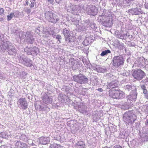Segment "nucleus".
Listing matches in <instances>:
<instances>
[{"label": "nucleus", "mask_w": 148, "mask_h": 148, "mask_svg": "<svg viewBox=\"0 0 148 148\" xmlns=\"http://www.w3.org/2000/svg\"><path fill=\"white\" fill-rule=\"evenodd\" d=\"M143 82L145 83L146 85H148V78L146 77V78L143 79Z\"/></svg>", "instance_id": "obj_46"}, {"label": "nucleus", "mask_w": 148, "mask_h": 148, "mask_svg": "<svg viewBox=\"0 0 148 148\" xmlns=\"http://www.w3.org/2000/svg\"><path fill=\"white\" fill-rule=\"evenodd\" d=\"M21 142L20 141H17L15 143V145L16 146H17L18 147H20L21 146Z\"/></svg>", "instance_id": "obj_44"}, {"label": "nucleus", "mask_w": 148, "mask_h": 148, "mask_svg": "<svg viewBox=\"0 0 148 148\" xmlns=\"http://www.w3.org/2000/svg\"><path fill=\"white\" fill-rule=\"evenodd\" d=\"M117 90H115L110 92L109 96L114 99H118Z\"/></svg>", "instance_id": "obj_23"}, {"label": "nucleus", "mask_w": 148, "mask_h": 148, "mask_svg": "<svg viewBox=\"0 0 148 148\" xmlns=\"http://www.w3.org/2000/svg\"><path fill=\"white\" fill-rule=\"evenodd\" d=\"M93 119L94 121H97L100 119V117L97 114H95L93 116Z\"/></svg>", "instance_id": "obj_33"}, {"label": "nucleus", "mask_w": 148, "mask_h": 148, "mask_svg": "<svg viewBox=\"0 0 148 148\" xmlns=\"http://www.w3.org/2000/svg\"><path fill=\"white\" fill-rule=\"evenodd\" d=\"M3 35H1L0 36V40H3L0 46V51L4 52L5 51H7L10 55H13L16 52V50L15 48L11 44L10 42L4 40H3Z\"/></svg>", "instance_id": "obj_1"}, {"label": "nucleus", "mask_w": 148, "mask_h": 148, "mask_svg": "<svg viewBox=\"0 0 148 148\" xmlns=\"http://www.w3.org/2000/svg\"><path fill=\"white\" fill-rule=\"evenodd\" d=\"M83 62L84 64H86L88 66V67L90 68V64L88 62H84L83 61Z\"/></svg>", "instance_id": "obj_51"}, {"label": "nucleus", "mask_w": 148, "mask_h": 148, "mask_svg": "<svg viewBox=\"0 0 148 148\" xmlns=\"http://www.w3.org/2000/svg\"><path fill=\"white\" fill-rule=\"evenodd\" d=\"M78 111L81 113L83 114H88V112L87 111V106L83 104L79 105Z\"/></svg>", "instance_id": "obj_17"}, {"label": "nucleus", "mask_w": 148, "mask_h": 148, "mask_svg": "<svg viewBox=\"0 0 148 148\" xmlns=\"http://www.w3.org/2000/svg\"><path fill=\"white\" fill-rule=\"evenodd\" d=\"M118 81L117 80H112L111 82L108 83L107 85V89H112L119 86Z\"/></svg>", "instance_id": "obj_15"}, {"label": "nucleus", "mask_w": 148, "mask_h": 148, "mask_svg": "<svg viewBox=\"0 0 148 148\" xmlns=\"http://www.w3.org/2000/svg\"><path fill=\"white\" fill-rule=\"evenodd\" d=\"M14 15L13 12H11L7 16V20L8 21L10 20L13 17H14Z\"/></svg>", "instance_id": "obj_28"}, {"label": "nucleus", "mask_w": 148, "mask_h": 148, "mask_svg": "<svg viewBox=\"0 0 148 148\" xmlns=\"http://www.w3.org/2000/svg\"><path fill=\"white\" fill-rule=\"evenodd\" d=\"M77 6L76 5H71L68 7L67 11L74 15H77V11L76 9Z\"/></svg>", "instance_id": "obj_19"}, {"label": "nucleus", "mask_w": 148, "mask_h": 148, "mask_svg": "<svg viewBox=\"0 0 148 148\" xmlns=\"http://www.w3.org/2000/svg\"><path fill=\"white\" fill-rule=\"evenodd\" d=\"M26 4L27 5L28 4V1H26Z\"/></svg>", "instance_id": "obj_61"}, {"label": "nucleus", "mask_w": 148, "mask_h": 148, "mask_svg": "<svg viewBox=\"0 0 148 148\" xmlns=\"http://www.w3.org/2000/svg\"><path fill=\"white\" fill-rule=\"evenodd\" d=\"M34 5V2L33 1H32L31 3L29 5V6L31 8L33 7Z\"/></svg>", "instance_id": "obj_50"}, {"label": "nucleus", "mask_w": 148, "mask_h": 148, "mask_svg": "<svg viewBox=\"0 0 148 148\" xmlns=\"http://www.w3.org/2000/svg\"><path fill=\"white\" fill-rule=\"evenodd\" d=\"M118 99H122L125 97V94L120 90H117Z\"/></svg>", "instance_id": "obj_25"}, {"label": "nucleus", "mask_w": 148, "mask_h": 148, "mask_svg": "<svg viewBox=\"0 0 148 148\" xmlns=\"http://www.w3.org/2000/svg\"><path fill=\"white\" fill-rule=\"evenodd\" d=\"M12 12L14 15V16L15 18L18 17L19 14V12L18 11H16Z\"/></svg>", "instance_id": "obj_40"}, {"label": "nucleus", "mask_w": 148, "mask_h": 148, "mask_svg": "<svg viewBox=\"0 0 148 148\" xmlns=\"http://www.w3.org/2000/svg\"><path fill=\"white\" fill-rule=\"evenodd\" d=\"M145 8L148 10V3H146L145 5Z\"/></svg>", "instance_id": "obj_55"}, {"label": "nucleus", "mask_w": 148, "mask_h": 148, "mask_svg": "<svg viewBox=\"0 0 148 148\" xmlns=\"http://www.w3.org/2000/svg\"><path fill=\"white\" fill-rule=\"evenodd\" d=\"M127 37L130 39V40H131L132 39L133 36L132 35H128L127 36Z\"/></svg>", "instance_id": "obj_53"}, {"label": "nucleus", "mask_w": 148, "mask_h": 148, "mask_svg": "<svg viewBox=\"0 0 148 148\" xmlns=\"http://www.w3.org/2000/svg\"><path fill=\"white\" fill-rule=\"evenodd\" d=\"M18 107L25 110L27 108V103L25 98H21L17 102Z\"/></svg>", "instance_id": "obj_12"}, {"label": "nucleus", "mask_w": 148, "mask_h": 148, "mask_svg": "<svg viewBox=\"0 0 148 148\" xmlns=\"http://www.w3.org/2000/svg\"><path fill=\"white\" fill-rule=\"evenodd\" d=\"M45 17L49 22L53 23H59L58 16L51 11H47L45 13Z\"/></svg>", "instance_id": "obj_5"}, {"label": "nucleus", "mask_w": 148, "mask_h": 148, "mask_svg": "<svg viewBox=\"0 0 148 148\" xmlns=\"http://www.w3.org/2000/svg\"><path fill=\"white\" fill-rule=\"evenodd\" d=\"M136 115L131 111L125 112L123 114V120L126 125H132L136 119Z\"/></svg>", "instance_id": "obj_2"}, {"label": "nucleus", "mask_w": 148, "mask_h": 148, "mask_svg": "<svg viewBox=\"0 0 148 148\" xmlns=\"http://www.w3.org/2000/svg\"><path fill=\"white\" fill-rule=\"evenodd\" d=\"M133 105V104L132 103V102H130V105H129V106H132Z\"/></svg>", "instance_id": "obj_59"}, {"label": "nucleus", "mask_w": 148, "mask_h": 148, "mask_svg": "<svg viewBox=\"0 0 148 148\" xmlns=\"http://www.w3.org/2000/svg\"><path fill=\"white\" fill-rule=\"evenodd\" d=\"M124 88L125 90L127 91H129L130 90H131L133 91H134V90H136V88L134 86L130 85H127L125 86Z\"/></svg>", "instance_id": "obj_24"}, {"label": "nucleus", "mask_w": 148, "mask_h": 148, "mask_svg": "<svg viewBox=\"0 0 148 148\" xmlns=\"http://www.w3.org/2000/svg\"><path fill=\"white\" fill-rule=\"evenodd\" d=\"M4 10L3 8L0 9V15H2L4 14Z\"/></svg>", "instance_id": "obj_49"}, {"label": "nucleus", "mask_w": 148, "mask_h": 148, "mask_svg": "<svg viewBox=\"0 0 148 148\" xmlns=\"http://www.w3.org/2000/svg\"><path fill=\"white\" fill-rule=\"evenodd\" d=\"M28 146L25 143L21 142V146L20 147L22 148H27Z\"/></svg>", "instance_id": "obj_42"}, {"label": "nucleus", "mask_w": 148, "mask_h": 148, "mask_svg": "<svg viewBox=\"0 0 148 148\" xmlns=\"http://www.w3.org/2000/svg\"><path fill=\"white\" fill-rule=\"evenodd\" d=\"M46 106H45V107H43V106H40V108L41 110H48V109H49L48 107H46Z\"/></svg>", "instance_id": "obj_47"}, {"label": "nucleus", "mask_w": 148, "mask_h": 148, "mask_svg": "<svg viewBox=\"0 0 148 148\" xmlns=\"http://www.w3.org/2000/svg\"><path fill=\"white\" fill-rule=\"evenodd\" d=\"M0 136L3 138H7L8 137V135L6 134L5 132H3L0 133Z\"/></svg>", "instance_id": "obj_35"}, {"label": "nucleus", "mask_w": 148, "mask_h": 148, "mask_svg": "<svg viewBox=\"0 0 148 148\" xmlns=\"http://www.w3.org/2000/svg\"><path fill=\"white\" fill-rule=\"evenodd\" d=\"M91 81L94 83L95 84V83L97 84V82L98 81V79L95 76H92V77L90 79Z\"/></svg>", "instance_id": "obj_31"}, {"label": "nucleus", "mask_w": 148, "mask_h": 148, "mask_svg": "<svg viewBox=\"0 0 148 148\" xmlns=\"http://www.w3.org/2000/svg\"><path fill=\"white\" fill-rule=\"evenodd\" d=\"M48 2L51 3H52L53 2L54 0H47Z\"/></svg>", "instance_id": "obj_56"}, {"label": "nucleus", "mask_w": 148, "mask_h": 148, "mask_svg": "<svg viewBox=\"0 0 148 148\" xmlns=\"http://www.w3.org/2000/svg\"><path fill=\"white\" fill-rule=\"evenodd\" d=\"M72 77L74 81L81 84H86L88 81V79L87 77L81 73L77 75H75Z\"/></svg>", "instance_id": "obj_6"}, {"label": "nucleus", "mask_w": 148, "mask_h": 148, "mask_svg": "<svg viewBox=\"0 0 148 148\" xmlns=\"http://www.w3.org/2000/svg\"><path fill=\"white\" fill-rule=\"evenodd\" d=\"M20 139L24 141H26L28 140V138L25 135H22L20 137Z\"/></svg>", "instance_id": "obj_34"}, {"label": "nucleus", "mask_w": 148, "mask_h": 148, "mask_svg": "<svg viewBox=\"0 0 148 148\" xmlns=\"http://www.w3.org/2000/svg\"><path fill=\"white\" fill-rule=\"evenodd\" d=\"M32 145H34V143H32Z\"/></svg>", "instance_id": "obj_64"}, {"label": "nucleus", "mask_w": 148, "mask_h": 148, "mask_svg": "<svg viewBox=\"0 0 148 148\" xmlns=\"http://www.w3.org/2000/svg\"><path fill=\"white\" fill-rule=\"evenodd\" d=\"M21 58H22L23 60V63L26 66L30 67L32 65V61L29 59L27 58H23V56H21Z\"/></svg>", "instance_id": "obj_18"}, {"label": "nucleus", "mask_w": 148, "mask_h": 148, "mask_svg": "<svg viewBox=\"0 0 148 148\" xmlns=\"http://www.w3.org/2000/svg\"><path fill=\"white\" fill-rule=\"evenodd\" d=\"M88 39L89 38H85L82 44L85 46L88 45L90 42L89 41Z\"/></svg>", "instance_id": "obj_32"}, {"label": "nucleus", "mask_w": 148, "mask_h": 148, "mask_svg": "<svg viewBox=\"0 0 148 148\" xmlns=\"http://www.w3.org/2000/svg\"><path fill=\"white\" fill-rule=\"evenodd\" d=\"M114 148H122V147L119 145H116L114 147Z\"/></svg>", "instance_id": "obj_52"}, {"label": "nucleus", "mask_w": 148, "mask_h": 148, "mask_svg": "<svg viewBox=\"0 0 148 148\" xmlns=\"http://www.w3.org/2000/svg\"><path fill=\"white\" fill-rule=\"evenodd\" d=\"M44 34L46 35V36L47 37L49 36V35H50L49 34V30L45 31L44 30L43 31Z\"/></svg>", "instance_id": "obj_45"}, {"label": "nucleus", "mask_w": 148, "mask_h": 148, "mask_svg": "<svg viewBox=\"0 0 148 148\" xmlns=\"http://www.w3.org/2000/svg\"><path fill=\"white\" fill-rule=\"evenodd\" d=\"M145 124L146 126L148 127V119H147L145 122Z\"/></svg>", "instance_id": "obj_54"}, {"label": "nucleus", "mask_w": 148, "mask_h": 148, "mask_svg": "<svg viewBox=\"0 0 148 148\" xmlns=\"http://www.w3.org/2000/svg\"><path fill=\"white\" fill-rule=\"evenodd\" d=\"M97 90L100 91V92H102L103 91V89H102V88H99Z\"/></svg>", "instance_id": "obj_57"}, {"label": "nucleus", "mask_w": 148, "mask_h": 148, "mask_svg": "<svg viewBox=\"0 0 148 148\" xmlns=\"http://www.w3.org/2000/svg\"><path fill=\"white\" fill-rule=\"evenodd\" d=\"M141 89L143 90V91L145 90H146L145 86L144 85H140Z\"/></svg>", "instance_id": "obj_48"}, {"label": "nucleus", "mask_w": 148, "mask_h": 148, "mask_svg": "<svg viewBox=\"0 0 148 148\" xmlns=\"http://www.w3.org/2000/svg\"><path fill=\"white\" fill-rule=\"evenodd\" d=\"M100 22L102 25L106 27H110L112 25V17L110 14L106 13V10H104L100 16Z\"/></svg>", "instance_id": "obj_3"}, {"label": "nucleus", "mask_w": 148, "mask_h": 148, "mask_svg": "<svg viewBox=\"0 0 148 148\" xmlns=\"http://www.w3.org/2000/svg\"><path fill=\"white\" fill-rule=\"evenodd\" d=\"M3 20V18H1L0 17V21H2V20Z\"/></svg>", "instance_id": "obj_63"}, {"label": "nucleus", "mask_w": 148, "mask_h": 148, "mask_svg": "<svg viewBox=\"0 0 148 148\" xmlns=\"http://www.w3.org/2000/svg\"><path fill=\"white\" fill-rule=\"evenodd\" d=\"M75 146L76 148H84L85 145L84 142L79 141L75 144Z\"/></svg>", "instance_id": "obj_22"}, {"label": "nucleus", "mask_w": 148, "mask_h": 148, "mask_svg": "<svg viewBox=\"0 0 148 148\" xmlns=\"http://www.w3.org/2000/svg\"><path fill=\"white\" fill-rule=\"evenodd\" d=\"M86 12L87 14L92 16L97 14V10L95 6L92 5H88L86 8Z\"/></svg>", "instance_id": "obj_10"}, {"label": "nucleus", "mask_w": 148, "mask_h": 148, "mask_svg": "<svg viewBox=\"0 0 148 148\" xmlns=\"http://www.w3.org/2000/svg\"><path fill=\"white\" fill-rule=\"evenodd\" d=\"M127 34H121L118 36V38L122 39H125L126 38Z\"/></svg>", "instance_id": "obj_36"}, {"label": "nucleus", "mask_w": 148, "mask_h": 148, "mask_svg": "<svg viewBox=\"0 0 148 148\" xmlns=\"http://www.w3.org/2000/svg\"><path fill=\"white\" fill-rule=\"evenodd\" d=\"M98 72L103 73L106 71L107 70L104 67L99 68V69H97Z\"/></svg>", "instance_id": "obj_30"}, {"label": "nucleus", "mask_w": 148, "mask_h": 148, "mask_svg": "<svg viewBox=\"0 0 148 148\" xmlns=\"http://www.w3.org/2000/svg\"><path fill=\"white\" fill-rule=\"evenodd\" d=\"M43 103L44 104L48 105L51 103L53 99L51 97L49 96L47 94L44 95L42 97Z\"/></svg>", "instance_id": "obj_14"}, {"label": "nucleus", "mask_w": 148, "mask_h": 148, "mask_svg": "<svg viewBox=\"0 0 148 148\" xmlns=\"http://www.w3.org/2000/svg\"><path fill=\"white\" fill-rule=\"evenodd\" d=\"M71 20L73 23L75 25H77L79 21L76 19V17L72 18Z\"/></svg>", "instance_id": "obj_29"}, {"label": "nucleus", "mask_w": 148, "mask_h": 148, "mask_svg": "<svg viewBox=\"0 0 148 148\" xmlns=\"http://www.w3.org/2000/svg\"><path fill=\"white\" fill-rule=\"evenodd\" d=\"M19 36L21 38L24 39L26 42L28 43L32 44L33 43L34 39L31 33L27 32L26 33L21 32L19 34Z\"/></svg>", "instance_id": "obj_4"}, {"label": "nucleus", "mask_w": 148, "mask_h": 148, "mask_svg": "<svg viewBox=\"0 0 148 148\" xmlns=\"http://www.w3.org/2000/svg\"><path fill=\"white\" fill-rule=\"evenodd\" d=\"M24 50L26 52L28 55H33L34 54L37 55L39 52V49L38 48L34 47L29 48L27 47L25 48Z\"/></svg>", "instance_id": "obj_11"}, {"label": "nucleus", "mask_w": 148, "mask_h": 148, "mask_svg": "<svg viewBox=\"0 0 148 148\" xmlns=\"http://www.w3.org/2000/svg\"><path fill=\"white\" fill-rule=\"evenodd\" d=\"M40 143L43 145H45L49 143L50 139L49 137H41L39 138Z\"/></svg>", "instance_id": "obj_20"}, {"label": "nucleus", "mask_w": 148, "mask_h": 148, "mask_svg": "<svg viewBox=\"0 0 148 148\" xmlns=\"http://www.w3.org/2000/svg\"><path fill=\"white\" fill-rule=\"evenodd\" d=\"M79 66V65L78 64H77V63L75 64H74L73 65V66L72 68L73 69L76 70L78 68Z\"/></svg>", "instance_id": "obj_41"}, {"label": "nucleus", "mask_w": 148, "mask_h": 148, "mask_svg": "<svg viewBox=\"0 0 148 148\" xmlns=\"http://www.w3.org/2000/svg\"><path fill=\"white\" fill-rule=\"evenodd\" d=\"M70 32L69 29L66 28L64 29L62 32V34L64 36L66 42L69 44H72V42H73V41L71 40L70 38Z\"/></svg>", "instance_id": "obj_9"}, {"label": "nucleus", "mask_w": 148, "mask_h": 148, "mask_svg": "<svg viewBox=\"0 0 148 148\" xmlns=\"http://www.w3.org/2000/svg\"><path fill=\"white\" fill-rule=\"evenodd\" d=\"M137 92L136 90L131 92L130 94L127 97V103H129V101H132V102L134 101L137 98Z\"/></svg>", "instance_id": "obj_13"}, {"label": "nucleus", "mask_w": 148, "mask_h": 148, "mask_svg": "<svg viewBox=\"0 0 148 148\" xmlns=\"http://www.w3.org/2000/svg\"><path fill=\"white\" fill-rule=\"evenodd\" d=\"M24 10L28 14H29L31 11V10L29 8L27 7L24 8Z\"/></svg>", "instance_id": "obj_37"}, {"label": "nucleus", "mask_w": 148, "mask_h": 148, "mask_svg": "<svg viewBox=\"0 0 148 148\" xmlns=\"http://www.w3.org/2000/svg\"><path fill=\"white\" fill-rule=\"evenodd\" d=\"M142 138L144 141H148V129L146 127L143 128Z\"/></svg>", "instance_id": "obj_16"}, {"label": "nucleus", "mask_w": 148, "mask_h": 148, "mask_svg": "<svg viewBox=\"0 0 148 148\" xmlns=\"http://www.w3.org/2000/svg\"><path fill=\"white\" fill-rule=\"evenodd\" d=\"M50 147V148H64V147L56 143L51 145Z\"/></svg>", "instance_id": "obj_26"}, {"label": "nucleus", "mask_w": 148, "mask_h": 148, "mask_svg": "<svg viewBox=\"0 0 148 148\" xmlns=\"http://www.w3.org/2000/svg\"><path fill=\"white\" fill-rule=\"evenodd\" d=\"M110 53L111 51L109 50H106L102 52L100 56L102 57L105 56L107 55L108 53Z\"/></svg>", "instance_id": "obj_27"}, {"label": "nucleus", "mask_w": 148, "mask_h": 148, "mask_svg": "<svg viewBox=\"0 0 148 148\" xmlns=\"http://www.w3.org/2000/svg\"><path fill=\"white\" fill-rule=\"evenodd\" d=\"M0 148H5V147L3 146H1L0 147Z\"/></svg>", "instance_id": "obj_60"}, {"label": "nucleus", "mask_w": 148, "mask_h": 148, "mask_svg": "<svg viewBox=\"0 0 148 148\" xmlns=\"http://www.w3.org/2000/svg\"><path fill=\"white\" fill-rule=\"evenodd\" d=\"M143 92L145 97L147 99H148V91L147 89L145 90Z\"/></svg>", "instance_id": "obj_39"}, {"label": "nucleus", "mask_w": 148, "mask_h": 148, "mask_svg": "<svg viewBox=\"0 0 148 148\" xmlns=\"http://www.w3.org/2000/svg\"><path fill=\"white\" fill-rule=\"evenodd\" d=\"M130 11L132 14L135 15H138L142 14L143 13L140 9H138L137 8L132 9Z\"/></svg>", "instance_id": "obj_21"}, {"label": "nucleus", "mask_w": 148, "mask_h": 148, "mask_svg": "<svg viewBox=\"0 0 148 148\" xmlns=\"http://www.w3.org/2000/svg\"><path fill=\"white\" fill-rule=\"evenodd\" d=\"M56 2L58 3L60 2V0H55Z\"/></svg>", "instance_id": "obj_58"}, {"label": "nucleus", "mask_w": 148, "mask_h": 148, "mask_svg": "<svg viewBox=\"0 0 148 148\" xmlns=\"http://www.w3.org/2000/svg\"><path fill=\"white\" fill-rule=\"evenodd\" d=\"M56 39L58 40L59 42H61L62 37L60 35H57L56 36Z\"/></svg>", "instance_id": "obj_43"}, {"label": "nucleus", "mask_w": 148, "mask_h": 148, "mask_svg": "<svg viewBox=\"0 0 148 148\" xmlns=\"http://www.w3.org/2000/svg\"><path fill=\"white\" fill-rule=\"evenodd\" d=\"M113 65L115 67H118L124 64L123 57L120 56H114L112 59Z\"/></svg>", "instance_id": "obj_7"}, {"label": "nucleus", "mask_w": 148, "mask_h": 148, "mask_svg": "<svg viewBox=\"0 0 148 148\" xmlns=\"http://www.w3.org/2000/svg\"><path fill=\"white\" fill-rule=\"evenodd\" d=\"M145 75V73L140 69L134 70L132 73V76L134 77L137 80L142 79Z\"/></svg>", "instance_id": "obj_8"}, {"label": "nucleus", "mask_w": 148, "mask_h": 148, "mask_svg": "<svg viewBox=\"0 0 148 148\" xmlns=\"http://www.w3.org/2000/svg\"><path fill=\"white\" fill-rule=\"evenodd\" d=\"M114 78H116V77L114 76H112V79H114Z\"/></svg>", "instance_id": "obj_62"}, {"label": "nucleus", "mask_w": 148, "mask_h": 148, "mask_svg": "<svg viewBox=\"0 0 148 148\" xmlns=\"http://www.w3.org/2000/svg\"><path fill=\"white\" fill-rule=\"evenodd\" d=\"M49 31L50 35H52L53 37L56 36V34L53 30L51 29Z\"/></svg>", "instance_id": "obj_38"}]
</instances>
